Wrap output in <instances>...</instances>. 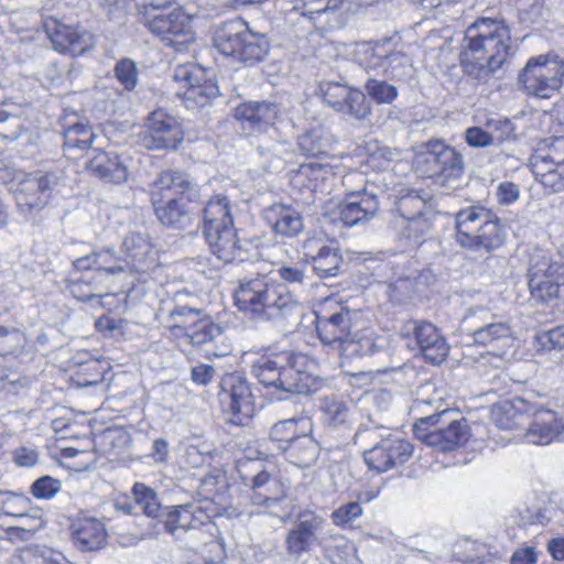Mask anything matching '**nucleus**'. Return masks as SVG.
<instances>
[{
    "mask_svg": "<svg viewBox=\"0 0 564 564\" xmlns=\"http://www.w3.org/2000/svg\"><path fill=\"white\" fill-rule=\"evenodd\" d=\"M316 332L324 345L337 350L341 364L369 354L379 345L373 332L357 312H351L334 297H327L316 312Z\"/></svg>",
    "mask_w": 564,
    "mask_h": 564,
    "instance_id": "nucleus-1",
    "label": "nucleus"
},
{
    "mask_svg": "<svg viewBox=\"0 0 564 564\" xmlns=\"http://www.w3.org/2000/svg\"><path fill=\"white\" fill-rule=\"evenodd\" d=\"M510 30L502 22L481 18L465 32L460 64L465 74L487 80L506 62L510 51Z\"/></svg>",
    "mask_w": 564,
    "mask_h": 564,
    "instance_id": "nucleus-2",
    "label": "nucleus"
},
{
    "mask_svg": "<svg viewBox=\"0 0 564 564\" xmlns=\"http://www.w3.org/2000/svg\"><path fill=\"white\" fill-rule=\"evenodd\" d=\"M234 297L239 311L268 321L286 317L300 306L296 296L283 283L267 276L241 281Z\"/></svg>",
    "mask_w": 564,
    "mask_h": 564,
    "instance_id": "nucleus-3",
    "label": "nucleus"
},
{
    "mask_svg": "<svg viewBox=\"0 0 564 564\" xmlns=\"http://www.w3.org/2000/svg\"><path fill=\"white\" fill-rule=\"evenodd\" d=\"M199 192L187 174L163 171L153 183L151 200L155 216L164 226H182L189 220L192 204L198 200Z\"/></svg>",
    "mask_w": 564,
    "mask_h": 564,
    "instance_id": "nucleus-4",
    "label": "nucleus"
},
{
    "mask_svg": "<svg viewBox=\"0 0 564 564\" xmlns=\"http://www.w3.org/2000/svg\"><path fill=\"white\" fill-rule=\"evenodd\" d=\"M142 17L149 31L176 52L186 51L195 42L193 17L182 7L169 10L167 1H151L143 6Z\"/></svg>",
    "mask_w": 564,
    "mask_h": 564,
    "instance_id": "nucleus-5",
    "label": "nucleus"
},
{
    "mask_svg": "<svg viewBox=\"0 0 564 564\" xmlns=\"http://www.w3.org/2000/svg\"><path fill=\"white\" fill-rule=\"evenodd\" d=\"M456 240L468 251L489 253L503 245L505 235L489 209L469 206L456 214Z\"/></svg>",
    "mask_w": 564,
    "mask_h": 564,
    "instance_id": "nucleus-6",
    "label": "nucleus"
},
{
    "mask_svg": "<svg viewBox=\"0 0 564 564\" xmlns=\"http://www.w3.org/2000/svg\"><path fill=\"white\" fill-rule=\"evenodd\" d=\"M214 44L221 54L250 64L261 62L270 50L267 36L252 31L241 19L219 25L214 35Z\"/></svg>",
    "mask_w": 564,
    "mask_h": 564,
    "instance_id": "nucleus-7",
    "label": "nucleus"
},
{
    "mask_svg": "<svg viewBox=\"0 0 564 564\" xmlns=\"http://www.w3.org/2000/svg\"><path fill=\"white\" fill-rule=\"evenodd\" d=\"M453 412L444 410L417 420L414 434L430 447L441 452L454 451L467 443L470 436L467 420L452 419Z\"/></svg>",
    "mask_w": 564,
    "mask_h": 564,
    "instance_id": "nucleus-8",
    "label": "nucleus"
},
{
    "mask_svg": "<svg viewBox=\"0 0 564 564\" xmlns=\"http://www.w3.org/2000/svg\"><path fill=\"white\" fill-rule=\"evenodd\" d=\"M415 169L425 177L435 178L442 186H449L464 171L462 155L441 140L424 144L415 156Z\"/></svg>",
    "mask_w": 564,
    "mask_h": 564,
    "instance_id": "nucleus-9",
    "label": "nucleus"
},
{
    "mask_svg": "<svg viewBox=\"0 0 564 564\" xmlns=\"http://www.w3.org/2000/svg\"><path fill=\"white\" fill-rule=\"evenodd\" d=\"M563 76L564 64L558 57L539 55L527 62L519 82L527 94L546 99L560 90Z\"/></svg>",
    "mask_w": 564,
    "mask_h": 564,
    "instance_id": "nucleus-10",
    "label": "nucleus"
},
{
    "mask_svg": "<svg viewBox=\"0 0 564 564\" xmlns=\"http://www.w3.org/2000/svg\"><path fill=\"white\" fill-rule=\"evenodd\" d=\"M20 181L10 191L13 193L17 206L22 213L40 210L47 205L52 193L64 181L63 171L44 174H19Z\"/></svg>",
    "mask_w": 564,
    "mask_h": 564,
    "instance_id": "nucleus-11",
    "label": "nucleus"
},
{
    "mask_svg": "<svg viewBox=\"0 0 564 564\" xmlns=\"http://www.w3.org/2000/svg\"><path fill=\"white\" fill-rule=\"evenodd\" d=\"M175 94L188 109L204 107L218 95L217 85L206 78L205 70L194 64L178 65L173 75Z\"/></svg>",
    "mask_w": 564,
    "mask_h": 564,
    "instance_id": "nucleus-12",
    "label": "nucleus"
},
{
    "mask_svg": "<svg viewBox=\"0 0 564 564\" xmlns=\"http://www.w3.org/2000/svg\"><path fill=\"white\" fill-rule=\"evenodd\" d=\"M535 178L552 192L564 191V137L544 141L531 158Z\"/></svg>",
    "mask_w": 564,
    "mask_h": 564,
    "instance_id": "nucleus-13",
    "label": "nucleus"
},
{
    "mask_svg": "<svg viewBox=\"0 0 564 564\" xmlns=\"http://www.w3.org/2000/svg\"><path fill=\"white\" fill-rule=\"evenodd\" d=\"M171 332L194 346L205 345L223 335V329L199 311L186 306L177 307L170 314Z\"/></svg>",
    "mask_w": 564,
    "mask_h": 564,
    "instance_id": "nucleus-14",
    "label": "nucleus"
},
{
    "mask_svg": "<svg viewBox=\"0 0 564 564\" xmlns=\"http://www.w3.org/2000/svg\"><path fill=\"white\" fill-rule=\"evenodd\" d=\"M318 94L325 105L337 112L347 115L357 120H365L371 112L366 95L339 82H321Z\"/></svg>",
    "mask_w": 564,
    "mask_h": 564,
    "instance_id": "nucleus-15",
    "label": "nucleus"
},
{
    "mask_svg": "<svg viewBox=\"0 0 564 564\" xmlns=\"http://www.w3.org/2000/svg\"><path fill=\"white\" fill-rule=\"evenodd\" d=\"M184 134L178 120L163 109L152 111L140 134V142L150 150L175 149Z\"/></svg>",
    "mask_w": 564,
    "mask_h": 564,
    "instance_id": "nucleus-16",
    "label": "nucleus"
},
{
    "mask_svg": "<svg viewBox=\"0 0 564 564\" xmlns=\"http://www.w3.org/2000/svg\"><path fill=\"white\" fill-rule=\"evenodd\" d=\"M413 455V445L398 434H388L364 452L369 469L381 474L405 464Z\"/></svg>",
    "mask_w": 564,
    "mask_h": 564,
    "instance_id": "nucleus-17",
    "label": "nucleus"
},
{
    "mask_svg": "<svg viewBox=\"0 0 564 564\" xmlns=\"http://www.w3.org/2000/svg\"><path fill=\"white\" fill-rule=\"evenodd\" d=\"M218 399L221 410L232 415L230 421L235 424H245L254 411L250 388L238 375L228 373L223 377Z\"/></svg>",
    "mask_w": 564,
    "mask_h": 564,
    "instance_id": "nucleus-18",
    "label": "nucleus"
},
{
    "mask_svg": "<svg viewBox=\"0 0 564 564\" xmlns=\"http://www.w3.org/2000/svg\"><path fill=\"white\" fill-rule=\"evenodd\" d=\"M43 26L53 47L58 52L73 56L82 55L95 44L94 36L89 32L68 26L54 18H47Z\"/></svg>",
    "mask_w": 564,
    "mask_h": 564,
    "instance_id": "nucleus-19",
    "label": "nucleus"
},
{
    "mask_svg": "<svg viewBox=\"0 0 564 564\" xmlns=\"http://www.w3.org/2000/svg\"><path fill=\"white\" fill-rule=\"evenodd\" d=\"M164 527L169 533L180 538L182 534L200 528H212L210 516L198 503L172 506L165 513Z\"/></svg>",
    "mask_w": 564,
    "mask_h": 564,
    "instance_id": "nucleus-20",
    "label": "nucleus"
},
{
    "mask_svg": "<svg viewBox=\"0 0 564 564\" xmlns=\"http://www.w3.org/2000/svg\"><path fill=\"white\" fill-rule=\"evenodd\" d=\"M378 212L377 196L366 188L347 193L344 202L338 206V217L348 227L371 220Z\"/></svg>",
    "mask_w": 564,
    "mask_h": 564,
    "instance_id": "nucleus-21",
    "label": "nucleus"
},
{
    "mask_svg": "<svg viewBox=\"0 0 564 564\" xmlns=\"http://www.w3.org/2000/svg\"><path fill=\"white\" fill-rule=\"evenodd\" d=\"M124 269L144 273L156 264V252L148 237L129 232L121 245Z\"/></svg>",
    "mask_w": 564,
    "mask_h": 564,
    "instance_id": "nucleus-22",
    "label": "nucleus"
},
{
    "mask_svg": "<svg viewBox=\"0 0 564 564\" xmlns=\"http://www.w3.org/2000/svg\"><path fill=\"white\" fill-rule=\"evenodd\" d=\"M326 521L316 513H303L297 523L289 530L285 538V549L289 555L300 556L310 551L317 540V533Z\"/></svg>",
    "mask_w": 564,
    "mask_h": 564,
    "instance_id": "nucleus-23",
    "label": "nucleus"
},
{
    "mask_svg": "<svg viewBox=\"0 0 564 564\" xmlns=\"http://www.w3.org/2000/svg\"><path fill=\"white\" fill-rule=\"evenodd\" d=\"M279 105L269 101H248L236 108L235 117L243 128L264 132L281 117Z\"/></svg>",
    "mask_w": 564,
    "mask_h": 564,
    "instance_id": "nucleus-24",
    "label": "nucleus"
},
{
    "mask_svg": "<svg viewBox=\"0 0 564 564\" xmlns=\"http://www.w3.org/2000/svg\"><path fill=\"white\" fill-rule=\"evenodd\" d=\"M303 250L306 261L313 264L321 278L338 274L341 257L337 248L327 245L323 239L312 237L304 241Z\"/></svg>",
    "mask_w": 564,
    "mask_h": 564,
    "instance_id": "nucleus-25",
    "label": "nucleus"
},
{
    "mask_svg": "<svg viewBox=\"0 0 564 564\" xmlns=\"http://www.w3.org/2000/svg\"><path fill=\"white\" fill-rule=\"evenodd\" d=\"M306 366V356L292 354L291 362L283 367L278 390L297 394H308L314 391L315 378L307 371Z\"/></svg>",
    "mask_w": 564,
    "mask_h": 564,
    "instance_id": "nucleus-26",
    "label": "nucleus"
},
{
    "mask_svg": "<svg viewBox=\"0 0 564 564\" xmlns=\"http://www.w3.org/2000/svg\"><path fill=\"white\" fill-rule=\"evenodd\" d=\"M413 339L421 355L431 364H441L448 354V345L440 330L431 323H419L413 328Z\"/></svg>",
    "mask_w": 564,
    "mask_h": 564,
    "instance_id": "nucleus-27",
    "label": "nucleus"
},
{
    "mask_svg": "<svg viewBox=\"0 0 564 564\" xmlns=\"http://www.w3.org/2000/svg\"><path fill=\"white\" fill-rule=\"evenodd\" d=\"M212 252L224 262L245 260V250L234 226L204 231Z\"/></svg>",
    "mask_w": 564,
    "mask_h": 564,
    "instance_id": "nucleus-28",
    "label": "nucleus"
},
{
    "mask_svg": "<svg viewBox=\"0 0 564 564\" xmlns=\"http://www.w3.org/2000/svg\"><path fill=\"white\" fill-rule=\"evenodd\" d=\"M473 343L481 346H491L494 349L489 351L497 359L507 352L513 344L511 327L506 322H490L475 329L470 334Z\"/></svg>",
    "mask_w": 564,
    "mask_h": 564,
    "instance_id": "nucleus-29",
    "label": "nucleus"
},
{
    "mask_svg": "<svg viewBox=\"0 0 564 564\" xmlns=\"http://www.w3.org/2000/svg\"><path fill=\"white\" fill-rule=\"evenodd\" d=\"M87 169L100 180L122 184L128 181L129 169L126 161L115 152L94 151Z\"/></svg>",
    "mask_w": 564,
    "mask_h": 564,
    "instance_id": "nucleus-30",
    "label": "nucleus"
},
{
    "mask_svg": "<svg viewBox=\"0 0 564 564\" xmlns=\"http://www.w3.org/2000/svg\"><path fill=\"white\" fill-rule=\"evenodd\" d=\"M564 431L563 421L553 411L541 410L528 427L524 440L534 445H549L560 437Z\"/></svg>",
    "mask_w": 564,
    "mask_h": 564,
    "instance_id": "nucleus-31",
    "label": "nucleus"
},
{
    "mask_svg": "<svg viewBox=\"0 0 564 564\" xmlns=\"http://www.w3.org/2000/svg\"><path fill=\"white\" fill-rule=\"evenodd\" d=\"M105 524L94 517H79L72 523V536L75 545L83 551H97L107 541Z\"/></svg>",
    "mask_w": 564,
    "mask_h": 564,
    "instance_id": "nucleus-32",
    "label": "nucleus"
},
{
    "mask_svg": "<svg viewBox=\"0 0 564 564\" xmlns=\"http://www.w3.org/2000/svg\"><path fill=\"white\" fill-rule=\"evenodd\" d=\"M264 218L273 232L283 238L296 237L303 230V218L292 206L274 204L264 210Z\"/></svg>",
    "mask_w": 564,
    "mask_h": 564,
    "instance_id": "nucleus-33",
    "label": "nucleus"
},
{
    "mask_svg": "<svg viewBox=\"0 0 564 564\" xmlns=\"http://www.w3.org/2000/svg\"><path fill=\"white\" fill-rule=\"evenodd\" d=\"M529 405L522 399L502 401L494 405L491 420L500 430H513L525 423L529 417Z\"/></svg>",
    "mask_w": 564,
    "mask_h": 564,
    "instance_id": "nucleus-34",
    "label": "nucleus"
},
{
    "mask_svg": "<svg viewBox=\"0 0 564 564\" xmlns=\"http://www.w3.org/2000/svg\"><path fill=\"white\" fill-rule=\"evenodd\" d=\"M291 360L292 354L289 351L261 356L253 364L252 373L261 384L278 389L283 367L288 366Z\"/></svg>",
    "mask_w": 564,
    "mask_h": 564,
    "instance_id": "nucleus-35",
    "label": "nucleus"
},
{
    "mask_svg": "<svg viewBox=\"0 0 564 564\" xmlns=\"http://www.w3.org/2000/svg\"><path fill=\"white\" fill-rule=\"evenodd\" d=\"M429 197L422 196L416 191H409L397 202V210L409 224V236L423 231L427 228L426 221L422 218Z\"/></svg>",
    "mask_w": 564,
    "mask_h": 564,
    "instance_id": "nucleus-36",
    "label": "nucleus"
},
{
    "mask_svg": "<svg viewBox=\"0 0 564 564\" xmlns=\"http://www.w3.org/2000/svg\"><path fill=\"white\" fill-rule=\"evenodd\" d=\"M299 148L306 156H335V139L324 127L313 128L299 137Z\"/></svg>",
    "mask_w": 564,
    "mask_h": 564,
    "instance_id": "nucleus-37",
    "label": "nucleus"
},
{
    "mask_svg": "<svg viewBox=\"0 0 564 564\" xmlns=\"http://www.w3.org/2000/svg\"><path fill=\"white\" fill-rule=\"evenodd\" d=\"M390 44V40L375 43H356L350 53L354 59L365 69L382 70Z\"/></svg>",
    "mask_w": 564,
    "mask_h": 564,
    "instance_id": "nucleus-38",
    "label": "nucleus"
},
{
    "mask_svg": "<svg viewBox=\"0 0 564 564\" xmlns=\"http://www.w3.org/2000/svg\"><path fill=\"white\" fill-rule=\"evenodd\" d=\"M74 267L77 270L95 269L97 271H105L108 273H117L126 270L122 257H117L110 248L100 249L76 259L74 261Z\"/></svg>",
    "mask_w": 564,
    "mask_h": 564,
    "instance_id": "nucleus-39",
    "label": "nucleus"
},
{
    "mask_svg": "<svg viewBox=\"0 0 564 564\" xmlns=\"http://www.w3.org/2000/svg\"><path fill=\"white\" fill-rule=\"evenodd\" d=\"M203 232L221 227L234 226L229 199L224 195L212 197L204 207Z\"/></svg>",
    "mask_w": 564,
    "mask_h": 564,
    "instance_id": "nucleus-40",
    "label": "nucleus"
},
{
    "mask_svg": "<svg viewBox=\"0 0 564 564\" xmlns=\"http://www.w3.org/2000/svg\"><path fill=\"white\" fill-rule=\"evenodd\" d=\"M292 462L300 467L311 466L318 456L317 443L303 433L285 448Z\"/></svg>",
    "mask_w": 564,
    "mask_h": 564,
    "instance_id": "nucleus-41",
    "label": "nucleus"
},
{
    "mask_svg": "<svg viewBox=\"0 0 564 564\" xmlns=\"http://www.w3.org/2000/svg\"><path fill=\"white\" fill-rule=\"evenodd\" d=\"M323 421L333 426L347 423L352 414V406L337 397H325L321 401Z\"/></svg>",
    "mask_w": 564,
    "mask_h": 564,
    "instance_id": "nucleus-42",
    "label": "nucleus"
},
{
    "mask_svg": "<svg viewBox=\"0 0 564 564\" xmlns=\"http://www.w3.org/2000/svg\"><path fill=\"white\" fill-rule=\"evenodd\" d=\"M540 269L535 272L534 278L529 279V288L532 297L542 303H547L557 297H564V283L544 282V273Z\"/></svg>",
    "mask_w": 564,
    "mask_h": 564,
    "instance_id": "nucleus-43",
    "label": "nucleus"
},
{
    "mask_svg": "<svg viewBox=\"0 0 564 564\" xmlns=\"http://www.w3.org/2000/svg\"><path fill=\"white\" fill-rule=\"evenodd\" d=\"M381 72L392 79L405 80L411 77L413 72L412 59L401 51L391 52L389 48Z\"/></svg>",
    "mask_w": 564,
    "mask_h": 564,
    "instance_id": "nucleus-44",
    "label": "nucleus"
},
{
    "mask_svg": "<svg viewBox=\"0 0 564 564\" xmlns=\"http://www.w3.org/2000/svg\"><path fill=\"white\" fill-rule=\"evenodd\" d=\"M94 138L95 134L89 126L82 122L73 123L64 131V150L89 149L93 144Z\"/></svg>",
    "mask_w": 564,
    "mask_h": 564,
    "instance_id": "nucleus-45",
    "label": "nucleus"
},
{
    "mask_svg": "<svg viewBox=\"0 0 564 564\" xmlns=\"http://www.w3.org/2000/svg\"><path fill=\"white\" fill-rule=\"evenodd\" d=\"M271 486L276 487L278 482L265 470L258 471L254 476H252V478H251V487L253 489V495L251 497L252 503L253 505H268L269 502L276 501L279 498H278V496L272 495Z\"/></svg>",
    "mask_w": 564,
    "mask_h": 564,
    "instance_id": "nucleus-46",
    "label": "nucleus"
},
{
    "mask_svg": "<svg viewBox=\"0 0 564 564\" xmlns=\"http://www.w3.org/2000/svg\"><path fill=\"white\" fill-rule=\"evenodd\" d=\"M299 425H301L303 430L310 429L311 426L310 421L306 417H292L274 424L271 429L270 435L273 441L288 443L289 445L300 436L297 435Z\"/></svg>",
    "mask_w": 564,
    "mask_h": 564,
    "instance_id": "nucleus-47",
    "label": "nucleus"
},
{
    "mask_svg": "<svg viewBox=\"0 0 564 564\" xmlns=\"http://www.w3.org/2000/svg\"><path fill=\"white\" fill-rule=\"evenodd\" d=\"M344 0H295L294 10L314 20L317 15L337 10Z\"/></svg>",
    "mask_w": 564,
    "mask_h": 564,
    "instance_id": "nucleus-48",
    "label": "nucleus"
},
{
    "mask_svg": "<svg viewBox=\"0 0 564 564\" xmlns=\"http://www.w3.org/2000/svg\"><path fill=\"white\" fill-rule=\"evenodd\" d=\"M44 525L42 513L39 510L24 511L13 522L12 529H7L9 533H21V538L26 539L41 530Z\"/></svg>",
    "mask_w": 564,
    "mask_h": 564,
    "instance_id": "nucleus-49",
    "label": "nucleus"
},
{
    "mask_svg": "<svg viewBox=\"0 0 564 564\" xmlns=\"http://www.w3.org/2000/svg\"><path fill=\"white\" fill-rule=\"evenodd\" d=\"M542 270L545 278H553L564 281V262L553 256L543 254L535 259L529 269V279L534 278L538 270Z\"/></svg>",
    "mask_w": 564,
    "mask_h": 564,
    "instance_id": "nucleus-50",
    "label": "nucleus"
},
{
    "mask_svg": "<svg viewBox=\"0 0 564 564\" xmlns=\"http://www.w3.org/2000/svg\"><path fill=\"white\" fill-rule=\"evenodd\" d=\"M132 494L138 506L149 517H155L160 509V501L155 491L144 484L137 482L132 488Z\"/></svg>",
    "mask_w": 564,
    "mask_h": 564,
    "instance_id": "nucleus-51",
    "label": "nucleus"
},
{
    "mask_svg": "<svg viewBox=\"0 0 564 564\" xmlns=\"http://www.w3.org/2000/svg\"><path fill=\"white\" fill-rule=\"evenodd\" d=\"M24 499L7 496L1 501L0 508V529L7 530L13 528V522L19 518L25 510L20 508V505H25Z\"/></svg>",
    "mask_w": 564,
    "mask_h": 564,
    "instance_id": "nucleus-52",
    "label": "nucleus"
},
{
    "mask_svg": "<svg viewBox=\"0 0 564 564\" xmlns=\"http://www.w3.org/2000/svg\"><path fill=\"white\" fill-rule=\"evenodd\" d=\"M365 88L367 94L378 104H391L398 97V89L384 80L368 79Z\"/></svg>",
    "mask_w": 564,
    "mask_h": 564,
    "instance_id": "nucleus-53",
    "label": "nucleus"
},
{
    "mask_svg": "<svg viewBox=\"0 0 564 564\" xmlns=\"http://www.w3.org/2000/svg\"><path fill=\"white\" fill-rule=\"evenodd\" d=\"M362 516V508L359 502L351 501L339 506L335 509L330 519L337 527L347 528Z\"/></svg>",
    "mask_w": 564,
    "mask_h": 564,
    "instance_id": "nucleus-54",
    "label": "nucleus"
},
{
    "mask_svg": "<svg viewBox=\"0 0 564 564\" xmlns=\"http://www.w3.org/2000/svg\"><path fill=\"white\" fill-rule=\"evenodd\" d=\"M128 322L123 318H117L111 315L100 316L96 323V329L106 337L120 338L124 335Z\"/></svg>",
    "mask_w": 564,
    "mask_h": 564,
    "instance_id": "nucleus-55",
    "label": "nucleus"
},
{
    "mask_svg": "<svg viewBox=\"0 0 564 564\" xmlns=\"http://www.w3.org/2000/svg\"><path fill=\"white\" fill-rule=\"evenodd\" d=\"M69 65H62L59 62H50L41 75V82L45 87L61 85L69 75Z\"/></svg>",
    "mask_w": 564,
    "mask_h": 564,
    "instance_id": "nucleus-56",
    "label": "nucleus"
},
{
    "mask_svg": "<svg viewBox=\"0 0 564 564\" xmlns=\"http://www.w3.org/2000/svg\"><path fill=\"white\" fill-rule=\"evenodd\" d=\"M25 338L18 329L0 328V355H10L23 347Z\"/></svg>",
    "mask_w": 564,
    "mask_h": 564,
    "instance_id": "nucleus-57",
    "label": "nucleus"
},
{
    "mask_svg": "<svg viewBox=\"0 0 564 564\" xmlns=\"http://www.w3.org/2000/svg\"><path fill=\"white\" fill-rule=\"evenodd\" d=\"M486 128L495 137V143H501L514 137V127L507 118L488 119Z\"/></svg>",
    "mask_w": 564,
    "mask_h": 564,
    "instance_id": "nucleus-58",
    "label": "nucleus"
},
{
    "mask_svg": "<svg viewBox=\"0 0 564 564\" xmlns=\"http://www.w3.org/2000/svg\"><path fill=\"white\" fill-rule=\"evenodd\" d=\"M297 262L295 264H282L278 269L279 276L286 283L304 284L307 280L306 263Z\"/></svg>",
    "mask_w": 564,
    "mask_h": 564,
    "instance_id": "nucleus-59",
    "label": "nucleus"
},
{
    "mask_svg": "<svg viewBox=\"0 0 564 564\" xmlns=\"http://www.w3.org/2000/svg\"><path fill=\"white\" fill-rule=\"evenodd\" d=\"M61 489L59 480L50 476H44L35 480L32 485V494L39 499H51Z\"/></svg>",
    "mask_w": 564,
    "mask_h": 564,
    "instance_id": "nucleus-60",
    "label": "nucleus"
},
{
    "mask_svg": "<svg viewBox=\"0 0 564 564\" xmlns=\"http://www.w3.org/2000/svg\"><path fill=\"white\" fill-rule=\"evenodd\" d=\"M117 79L127 90H131L137 84V67L131 59L120 61L115 68Z\"/></svg>",
    "mask_w": 564,
    "mask_h": 564,
    "instance_id": "nucleus-61",
    "label": "nucleus"
},
{
    "mask_svg": "<svg viewBox=\"0 0 564 564\" xmlns=\"http://www.w3.org/2000/svg\"><path fill=\"white\" fill-rule=\"evenodd\" d=\"M536 339L543 349L564 350V325L540 334Z\"/></svg>",
    "mask_w": 564,
    "mask_h": 564,
    "instance_id": "nucleus-62",
    "label": "nucleus"
},
{
    "mask_svg": "<svg viewBox=\"0 0 564 564\" xmlns=\"http://www.w3.org/2000/svg\"><path fill=\"white\" fill-rule=\"evenodd\" d=\"M465 140L469 147L485 148L495 144V137L489 130L480 127H470L465 131Z\"/></svg>",
    "mask_w": 564,
    "mask_h": 564,
    "instance_id": "nucleus-63",
    "label": "nucleus"
},
{
    "mask_svg": "<svg viewBox=\"0 0 564 564\" xmlns=\"http://www.w3.org/2000/svg\"><path fill=\"white\" fill-rule=\"evenodd\" d=\"M14 564H62L58 558L36 554L32 550H22L17 556Z\"/></svg>",
    "mask_w": 564,
    "mask_h": 564,
    "instance_id": "nucleus-64",
    "label": "nucleus"
}]
</instances>
